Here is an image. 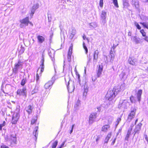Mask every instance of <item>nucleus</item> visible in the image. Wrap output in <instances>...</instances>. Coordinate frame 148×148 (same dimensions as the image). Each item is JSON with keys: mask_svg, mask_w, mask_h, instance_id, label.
I'll list each match as a JSON object with an SVG mask.
<instances>
[{"mask_svg": "<svg viewBox=\"0 0 148 148\" xmlns=\"http://www.w3.org/2000/svg\"><path fill=\"white\" fill-rule=\"evenodd\" d=\"M73 45L71 44V46L69 47L67 55V60L69 62L71 61V56L72 53Z\"/></svg>", "mask_w": 148, "mask_h": 148, "instance_id": "423d86ee", "label": "nucleus"}, {"mask_svg": "<svg viewBox=\"0 0 148 148\" xmlns=\"http://www.w3.org/2000/svg\"><path fill=\"white\" fill-rule=\"evenodd\" d=\"M106 16V12L104 11H102L101 15V20L103 22H105Z\"/></svg>", "mask_w": 148, "mask_h": 148, "instance_id": "ddd939ff", "label": "nucleus"}, {"mask_svg": "<svg viewBox=\"0 0 148 148\" xmlns=\"http://www.w3.org/2000/svg\"><path fill=\"white\" fill-rule=\"evenodd\" d=\"M120 77L123 80H125L127 77V75L124 72H122L119 75Z\"/></svg>", "mask_w": 148, "mask_h": 148, "instance_id": "4be33fe9", "label": "nucleus"}, {"mask_svg": "<svg viewBox=\"0 0 148 148\" xmlns=\"http://www.w3.org/2000/svg\"><path fill=\"white\" fill-rule=\"evenodd\" d=\"M36 118H35L33 119H32L31 121V124H34L36 121Z\"/></svg>", "mask_w": 148, "mask_h": 148, "instance_id": "49530a36", "label": "nucleus"}, {"mask_svg": "<svg viewBox=\"0 0 148 148\" xmlns=\"http://www.w3.org/2000/svg\"><path fill=\"white\" fill-rule=\"evenodd\" d=\"M92 57L91 56H90V55H89V57H88V59H89V62L90 61V60L91 59Z\"/></svg>", "mask_w": 148, "mask_h": 148, "instance_id": "680f3d73", "label": "nucleus"}, {"mask_svg": "<svg viewBox=\"0 0 148 148\" xmlns=\"http://www.w3.org/2000/svg\"><path fill=\"white\" fill-rule=\"evenodd\" d=\"M111 136V133H110L108 134L106 137L105 141H104V143H107L108 142V141L109 140V139L110 138Z\"/></svg>", "mask_w": 148, "mask_h": 148, "instance_id": "c85d7f7f", "label": "nucleus"}, {"mask_svg": "<svg viewBox=\"0 0 148 148\" xmlns=\"http://www.w3.org/2000/svg\"><path fill=\"white\" fill-rule=\"evenodd\" d=\"M132 4L136 8H138L139 6L138 0H132Z\"/></svg>", "mask_w": 148, "mask_h": 148, "instance_id": "6ab92c4d", "label": "nucleus"}, {"mask_svg": "<svg viewBox=\"0 0 148 148\" xmlns=\"http://www.w3.org/2000/svg\"><path fill=\"white\" fill-rule=\"evenodd\" d=\"M116 47V46H114V45H113V46L112 47L111 49L110 53H115V49Z\"/></svg>", "mask_w": 148, "mask_h": 148, "instance_id": "2f4dec72", "label": "nucleus"}, {"mask_svg": "<svg viewBox=\"0 0 148 148\" xmlns=\"http://www.w3.org/2000/svg\"><path fill=\"white\" fill-rule=\"evenodd\" d=\"M80 105V101L79 100H78L75 105L74 108H75L76 109H77L78 107Z\"/></svg>", "mask_w": 148, "mask_h": 148, "instance_id": "c756f323", "label": "nucleus"}, {"mask_svg": "<svg viewBox=\"0 0 148 148\" xmlns=\"http://www.w3.org/2000/svg\"><path fill=\"white\" fill-rule=\"evenodd\" d=\"M142 91L141 90H139L137 94V97L138 101H140L141 98V97L142 94Z\"/></svg>", "mask_w": 148, "mask_h": 148, "instance_id": "b1692460", "label": "nucleus"}, {"mask_svg": "<svg viewBox=\"0 0 148 148\" xmlns=\"http://www.w3.org/2000/svg\"><path fill=\"white\" fill-rule=\"evenodd\" d=\"M5 140L7 141H9L12 146L16 144V135L14 133H12L11 134L10 138H8V136H5Z\"/></svg>", "mask_w": 148, "mask_h": 148, "instance_id": "f03ea898", "label": "nucleus"}, {"mask_svg": "<svg viewBox=\"0 0 148 148\" xmlns=\"http://www.w3.org/2000/svg\"><path fill=\"white\" fill-rule=\"evenodd\" d=\"M129 105V103L126 100H120L118 106L119 108H125L127 106Z\"/></svg>", "mask_w": 148, "mask_h": 148, "instance_id": "7ed1b4c3", "label": "nucleus"}, {"mask_svg": "<svg viewBox=\"0 0 148 148\" xmlns=\"http://www.w3.org/2000/svg\"><path fill=\"white\" fill-rule=\"evenodd\" d=\"M99 137H97V138H96V142H97L98 141V140H99Z\"/></svg>", "mask_w": 148, "mask_h": 148, "instance_id": "774afa93", "label": "nucleus"}, {"mask_svg": "<svg viewBox=\"0 0 148 148\" xmlns=\"http://www.w3.org/2000/svg\"><path fill=\"white\" fill-rule=\"evenodd\" d=\"M39 79V76L38 73L36 74V79L37 80H38Z\"/></svg>", "mask_w": 148, "mask_h": 148, "instance_id": "e2e57ef3", "label": "nucleus"}, {"mask_svg": "<svg viewBox=\"0 0 148 148\" xmlns=\"http://www.w3.org/2000/svg\"><path fill=\"white\" fill-rule=\"evenodd\" d=\"M69 33L70 34L69 37L71 39H72L74 37L76 33L75 29L74 28H72L70 31Z\"/></svg>", "mask_w": 148, "mask_h": 148, "instance_id": "4468645a", "label": "nucleus"}, {"mask_svg": "<svg viewBox=\"0 0 148 148\" xmlns=\"http://www.w3.org/2000/svg\"><path fill=\"white\" fill-rule=\"evenodd\" d=\"M140 23L142 24L144 27L148 29V23Z\"/></svg>", "mask_w": 148, "mask_h": 148, "instance_id": "c9c22d12", "label": "nucleus"}, {"mask_svg": "<svg viewBox=\"0 0 148 148\" xmlns=\"http://www.w3.org/2000/svg\"><path fill=\"white\" fill-rule=\"evenodd\" d=\"M5 121H3V123L0 124V130H1L2 127L5 126Z\"/></svg>", "mask_w": 148, "mask_h": 148, "instance_id": "79ce46f5", "label": "nucleus"}, {"mask_svg": "<svg viewBox=\"0 0 148 148\" xmlns=\"http://www.w3.org/2000/svg\"><path fill=\"white\" fill-rule=\"evenodd\" d=\"M99 51L97 50L95 51L93 56V64H95L97 62L98 59Z\"/></svg>", "mask_w": 148, "mask_h": 148, "instance_id": "f8f14e48", "label": "nucleus"}, {"mask_svg": "<svg viewBox=\"0 0 148 148\" xmlns=\"http://www.w3.org/2000/svg\"><path fill=\"white\" fill-rule=\"evenodd\" d=\"M143 2L146 3L148 1V0H141Z\"/></svg>", "mask_w": 148, "mask_h": 148, "instance_id": "052dcab7", "label": "nucleus"}, {"mask_svg": "<svg viewBox=\"0 0 148 148\" xmlns=\"http://www.w3.org/2000/svg\"><path fill=\"white\" fill-rule=\"evenodd\" d=\"M140 32L142 34V35L143 36L145 37L146 36V33L145 32L143 29L141 30L140 31Z\"/></svg>", "mask_w": 148, "mask_h": 148, "instance_id": "ea45409f", "label": "nucleus"}, {"mask_svg": "<svg viewBox=\"0 0 148 148\" xmlns=\"http://www.w3.org/2000/svg\"><path fill=\"white\" fill-rule=\"evenodd\" d=\"M111 0L112 1V2L113 3L115 6L117 8H119V6L117 0Z\"/></svg>", "mask_w": 148, "mask_h": 148, "instance_id": "7c9ffc66", "label": "nucleus"}, {"mask_svg": "<svg viewBox=\"0 0 148 148\" xmlns=\"http://www.w3.org/2000/svg\"><path fill=\"white\" fill-rule=\"evenodd\" d=\"M125 84H123L121 86L114 87L112 90L108 91L106 95L109 101H112L114 98L117 94V92L124 89Z\"/></svg>", "mask_w": 148, "mask_h": 148, "instance_id": "f257e3e1", "label": "nucleus"}, {"mask_svg": "<svg viewBox=\"0 0 148 148\" xmlns=\"http://www.w3.org/2000/svg\"><path fill=\"white\" fill-rule=\"evenodd\" d=\"M97 114L96 113H92L90 114L89 118V123L91 124L93 123L95 119L97 117Z\"/></svg>", "mask_w": 148, "mask_h": 148, "instance_id": "0eeeda50", "label": "nucleus"}, {"mask_svg": "<svg viewBox=\"0 0 148 148\" xmlns=\"http://www.w3.org/2000/svg\"><path fill=\"white\" fill-rule=\"evenodd\" d=\"M116 138H115L112 141V142L111 143V145H113L115 142V141H116Z\"/></svg>", "mask_w": 148, "mask_h": 148, "instance_id": "603ef678", "label": "nucleus"}, {"mask_svg": "<svg viewBox=\"0 0 148 148\" xmlns=\"http://www.w3.org/2000/svg\"><path fill=\"white\" fill-rule=\"evenodd\" d=\"M143 39L147 42H148V36H146L143 38Z\"/></svg>", "mask_w": 148, "mask_h": 148, "instance_id": "3c124183", "label": "nucleus"}, {"mask_svg": "<svg viewBox=\"0 0 148 148\" xmlns=\"http://www.w3.org/2000/svg\"><path fill=\"white\" fill-rule=\"evenodd\" d=\"M44 55H42V59H41V61H40V63H41V65L40 66L41 67V73H42L44 71Z\"/></svg>", "mask_w": 148, "mask_h": 148, "instance_id": "2eb2a0df", "label": "nucleus"}, {"mask_svg": "<svg viewBox=\"0 0 148 148\" xmlns=\"http://www.w3.org/2000/svg\"><path fill=\"white\" fill-rule=\"evenodd\" d=\"M110 127L109 125H105L102 127V130H107L110 128Z\"/></svg>", "mask_w": 148, "mask_h": 148, "instance_id": "4c0bfd02", "label": "nucleus"}, {"mask_svg": "<svg viewBox=\"0 0 148 148\" xmlns=\"http://www.w3.org/2000/svg\"><path fill=\"white\" fill-rule=\"evenodd\" d=\"M25 109L29 114H30L32 113V108L31 106L29 105Z\"/></svg>", "mask_w": 148, "mask_h": 148, "instance_id": "5701e85b", "label": "nucleus"}, {"mask_svg": "<svg viewBox=\"0 0 148 148\" xmlns=\"http://www.w3.org/2000/svg\"><path fill=\"white\" fill-rule=\"evenodd\" d=\"M24 48H22L20 51V53H22L24 51Z\"/></svg>", "mask_w": 148, "mask_h": 148, "instance_id": "864d4df0", "label": "nucleus"}, {"mask_svg": "<svg viewBox=\"0 0 148 148\" xmlns=\"http://www.w3.org/2000/svg\"><path fill=\"white\" fill-rule=\"evenodd\" d=\"M52 84V83L51 81H49L46 83L44 87L46 89H48Z\"/></svg>", "mask_w": 148, "mask_h": 148, "instance_id": "393cba45", "label": "nucleus"}, {"mask_svg": "<svg viewBox=\"0 0 148 148\" xmlns=\"http://www.w3.org/2000/svg\"><path fill=\"white\" fill-rule=\"evenodd\" d=\"M58 141L56 140L53 144L52 148H56L58 145Z\"/></svg>", "mask_w": 148, "mask_h": 148, "instance_id": "e433bc0d", "label": "nucleus"}, {"mask_svg": "<svg viewBox=\"0 0 148 148\" xmlns=\"http://www.w3.org/2000/svg\"><path fill=\"white\" fill-rule=\"evenodd\" d=\"M121 120V118H118L115 123V125L116 126L120 123Z\"/></svg>", "mask_w": 148, "mask_h": 148, "instance_id": "f704fd0d", "label": "nucleus"}, {"mask_svg": "<svg viewBox=\"0 0 148 148\" xmlns=\"http://www.w3.org/2000/svg\"><path fill=\"white\" fill-rule=\"evenodd\" d=\"M38 90L37 89L35 88L31 92L32 94L33 95L36 93L38 92Z\"/></svg>", "mask_w": 148, "mask_h": 148, "instance_id": "de8ad7c7", "label": "nucleus"}, {"mask_svg": "<svg viewBox=\"0 0 148 148\" xmlns=\"http://www.w3.org/2000/svg\"><path fill=\"white\" fill-rule=\"evenodd\" d=\"M83 38L84 40H85L86 38V36L85 35H83Z\"/></svg>", "mask_w": 148, "mask_h": 148, "instance_id": "0e129e2a", "label": "nucleus"}, {"mask_svg": "<svg viewBox=\"0 0 148 148\" xmlns=\"http://www.w3.org/2000/svg\"><path fill=\"white\" fill-rule=\"evenodd\" d=\"M97 109L98 110V111L99 112L101 110V107L100 106L97 107Z\"/></svg>", "mask_w": 148, "mask_h": 148, "instance_id": "6e6d98bb", "label": "nucleus"}, {"mask_svg": "<svg viewBox=\"0 0 148 148\" xmlns=\"http://www.w3.org/2000/svg\"><path fill=\"white\" fill-rule=\"evenodd\" d=\"M22 62L19 60L18 61V63L15 64L14 67L13 69V72L14 73H17L18 69L19 68H21V69L22 68Z\"/></svg>", "mask_w": 148, "mask_h": 148, "instance_id": "39448f33", "label": "nucleus"}, {"mask_svg": "<svg viewBox=\"0 0 148 148\" xmlns=\"http://www.w3.org/2000/svg\"><path fill=\"white\" fill-rule=\"evenodd\" d=\"M66 142V141H64L63 142V143H62V144L60 146L62 147H63L65 143Z\"/></svg>", "mask_w": 148, "mask_h": 148, "instance_id": "4d7b16f0", "label": "nucleus"}, {"mask_svg": "<svg viewBox=\"0 0 148 148\" xmlns=\"http://www.w3.org/2000/svg\"><path fill=\"white\" fill-rule=\"evenodd\" d=\"M90 28L91 27L93 28H95L97 26V24L95 22H93L89 24Z\"/></svg>", "mask_w": 148, "mask_h": 148, "instance_id": "cd10ccee", "label": "nucleus"}, {"mask_svg": "<svg viewBox=\"0 0 148 148\" xmlns=\"http://www.w3.org/2000/svg\"><path fill=\"white\" fill-rule=\"evenodd\" d=\"M37 38L38 40V42L40 43H42L45 41V38L44 37L42 36H38Z\"/></svg>", "mask_w": 148, "mask_h": 148, "instance_id": "412c9836", "label": "nucleus"}, {"mask_svg": "<svg viewBox=\"0 0 148 148\" xmlns=\"http://www.w3.org/2000/svg\"><path fill=\"white\" fill-rule=\"evenodd\" d=\"M39 4L38 3H36L33 6L31 10V13L30 14V16L32 17L33 15L35 12V11L36 9L39 8Z\"/></svg>", "mask_w": 148, "mask_h": 148, "instance_id": "9b49d317", "label": "nucleus"}, {"mask_svg": "<svg viewBox=\"0 0 148 148\" xmlns=\"http://www.w3.org/2000/svg\"><path fill=\"white\" fill-rule=\"evenodd\" d=\"M145 140L147 141L148 142V137H147V135H145Z\"/></svg>", "mask_w": 148, "mask_h": 148, "instance_id": "5fc2aeb1", "label": "nucleus"}, {"mask_svg": "<svg viewBox=\"0 0 148 148\" xmlns=\"http://www.w3.org/2000/svg\"><path fill=\"white\" fill-rule=\"evenodd\" d=\"M128 62L130 64L133 65H135L136 61L132 57H130L128 59Z\"/></svg>", "mask_w": 148, "mask_h": 148, "instance_id": "aec40b11", "label": "nucleus"}, {"mask_svg": "<svg viewBox=\"0 0 148 148\" xmlns=\"http://www.w3.org/2000/svg\"><path fill=\"white\" fill-rule=\"evenodd\" d=\"M29 22L28 17H27L20 21V22L21 23L24 24L26 26L28 25Z\"/></svg>", "mask_w": 148, "mask_h": 148, "instance_id": "dca6fc26", "label": "nucleus"}, {"mask_svg": "<svg viewBox=\"0 0 148 148\" xmlns=\"http://www.w3.org/2000/svg\"><path fill=\"white\" fill-rule=\"evenodd\" d=\"M130 100L132 103H134L135 101L134 98L133 96H131L130 98Z\"/></svg>", "mask_w": 148, "mask_h": 148, "instance_id": "a19ab883", "label": "nucleus"}, {"mask_svg": "<svg viewBox=\"0 0 148 148\" xmlns=\"http://www.w3.org/2000/svg\"><path fill=\"white\" fill-rule=\"evenodd\" d=\"M1 148H9L8 146L3 145L1 146Z\"/></svg>", "mask_w": 148, "mask_h": 148, "instance_id": "8fccbe9b", "label": "nucleus"}, {"mask_svg": "<svg viewBox=\"0 0 148 148\" xmlns=\"http://www.w3.org/2000/svg\"><path fill=\"white\" fill-rule=\"evenodd\" d=\"M103 0H100L99 5L101 8H102L103 5Z\"/></svg>", "mask_w": 148, "mask_h": 148, "instance_id": "a18cd8bd", "label": "nucleus"}, {"mask_svg": "<svg viewBox=\"0 0 148 148\" xmlns=\"http://www.w3.org/2000/svg\"><path fill=\"white\" fill-rule=\"evenodd\" d=\"M77 77L78 79V80L80 81L79 79H80V75L79 74H78V75H77Z\"/></svg>", "mask_w": 148, "mask_h": 148, "instance_id": "69168bd1", "label": "nucleus"}, {"mask_svg": "<svg viewBox=\"0 0 148 148\" xmlns=\"http://www.w3.org/2000/svg\"><path fill=\"white\" fill-rule=\"evenodd\" d=\"M134 25L138 29H141L140 27V25H139V24L137 22H135Z\"/></svg>", "mask_w": 148, "mask_h": 148, "instance_id": "37998d69", "label": "nucleus"}, {"mask_svg": "<svg viewBox=\"0 0 148 148\" xmlns=\"http://www.w3.org/2000/svg\"><path fill=\"white\" fill-rule=\"evenodd\" d=\"M68 91L69 92L71 93L74 90L75 86L74 84L72 82L71 84H70L69 82H68V85L67 86Z\"/></svg>", "mask_w": 148, "mask_h": 148, "instance_id": "9d476101", "label": "nucleus"}, {"mask_svg": "<svg viewBox=\"0 0 148 148\" xmlns=\"http://www.w3.org/2000/svg\"><path fill=\"white\" fill-rule=\"evenodd\" d=\"M136 112V109L135 108H133L132 109L129 113L128 116V120L130 121L134 117Z\"/></svg>", "mask_w": 148, "mask_h": 148, "instance_id": "20e7f679", "label": "nucleus"}, {"mask_svg": "<svg viewBox=\"0 0 148 148\" xmlns=\"http://www.w3.org/2000/svg\"><path fill=\"white\" fill-rule=\"evenodd\" d=\"M142 124L141 123H139L138 124V125L137 127V128L138 129H140L141 128V127Z\"/></svg>", "mask_w": 148, "mask_h": 148, "instance_id": "09e8293b", "label": "nucleus"}, {"mask_svg": "<svg viewBox=\"0 0 148 148\" xmlns=\"http://www.w3.org/2000/svg\"><path fill=\"white\" fill-rule=\"evenodd\" d=\"M87 95V93L85 92H84L83 94V96H84L86 97V96Z\"/></svg>", "mask_w": 148, "mask_h": 148, "instance_id": "13d9d810", "label": "nucleus"}, {"mask_svg": "<svg viewBox=\"0 0 148 148\" xmlns=\"http://www.w3.org/2000/svg\"><path fill=\"white\" fill-rule=\"evenodd\" d=\"M131 40L133 42H135L136 44H138L140 43V38L136 36L132 37L131 38Z\"/></svg>", "mask_w": 148, "mask_h": 148, "instance_id": "f3484780", "label": "nucleus"}, {"mask_svg": "<svg viewBox=\"0 0 148 148\" xmlns=\"http://www.w3.org/2000/svg\"><path fill=\"white\" fill-rule=\"evenodd\" d=\"M23 24H22L21 23V24L20 25V27L21 28H22L23 27Z\"/></svg>", "mask_w": 148, "mask_h": 148, "instance_id": "338daca9", "label": "nucleus"}, {"mask_svg": "<svg viewBox=\"0 0 148 148\" xmlns=\"http://www.w3.org/2000/svg\"><path fill=\"white\" fill-rule=\"evenodd\" d=\"M17 93L20 95L26 96L27 93L26 89L24 88L22 89L18 90L17 91Z\"/></svg>", "mask_w": 148, "mask_h": 148, "instance_id": "6e6552de", "label": "nucleus"}, {"mask_svg": "<svg viewBox=\"0 0 148 148\" xmlns=\"http://www.w3.org/2000/svg\"><path fill=\"white\" fill-rule=\"evenodd\" d=\"M88 89H87V88H85V89H84V92L87 93V92H88Z\"/></svg>", "mask_w": 148, "mask_h": 148, "instance_id": "bf43d9fd", "label": "nucleus"}, {"mask_svg": "<svg viewBox=\"0 0 148 148\" xmlns=\"http://www.w3.org/2000/svg\"><path fill=\"white\" fill-rule=\"evenodd\" d=\"M26 82V80L25 79H23L22 81L21 85L22 86L24 85Z\"/></svg>", "mask_w": 148, "mask_h": 148, "instance_id": "c03bdc74", "label": "nucleus"}, {"mask_svg": "<svg viewBox=\"0 0 148 148\" xmlns=\"http://www.w3.org/2000/svg\"><path fill=\"white\" fill-rule=\"evenodd\" d=\"M103 71V67L102 66L99 65V69L97 73V76L99 77L101 74V72Z\"/></svg>", "mask_w": 148, "mask_h": 148, "instance_id": "a878e982", "label": "nucleus"}, {"mask_svg": "<svg viewBox=\"0 0 148 148\" xmlns=\"http://www.w3.org/2000/svg\"><path fill=\"white\" fill-rule=\"evenodd\" d=\"M115 53H110V55L109 57L110 58V61L112 62L114 60L115 58Z\"/></svg>", "mask_w": 148, "mask_h": 148, "instance_id": "bb28decb", "label": "nucleus"}, {"mask_svg": "<svg viewBox=\"0 0 148 148\" xmlns=\"http://www.w3.org/2000/svg\"><path fill=\"white\" fill-rule=\"evenodd\" d=\"M33 134L35 136V139L36 140L37 138L38 135V132L37 130H34L33 132Z\"/></svg>", "mask_w": 148, "mask_h": 148, "instance_id": "473e14b6", "label": "nucleus"}, {"mask_svg": "<svg viewBox=\"0 0 148 148\" xmlns=\"http://www.w3.org/2000/svg\"><path fill=\"white\" fill-rule=\"evenodd\" d=\"M124 5L125 7H128L129 5V4L128 1L127 0H125V1H124Z\"/></svg>", "mask_w": 148, "mask_h": 148, "instance_id": "72a5a7b5", "label": "nucleus"}, {"mask_svg": "<svg viewBox=\"0 0 148 148\" xmlns=\"http://www.w3.org/2000/svg\"><path fill=\"white\" fill-rule=\"evenodd\" d=\"M83 47L84 49H85V53L86 54H87L88 52V50L87 48V47L85 45V43L84 42H83Z\"/></svg>", "mask_w": 148, "mask_h": 148, "instance_id": "58836bf2", "label": "nucleus"}, {"mask_svg": "<svg viewBox=\"0 0 148 148\" xmlns=\"http://www.w3.org/2000/svg\"><path fill=\"white\" fill-rule=\"evenodd\" d=\"M133 131H134V130H128L125 138V139L126 140H128L130 136L134 134V132Z\"/></svg>", "mask_w": 148, "mask_h": 148, "instance_id": "a211bd4d", "label": "nucleus"}, {"mask_svg": "<svg viewBox=\"0 0 148 148\" xmlns=\"http://www.w3.org/2000/svg\"><path fill=\"white\" fill-rule=\"evenodd\" d=\"M19 117V115L18 113H16L14 114L12 117V123L13 124H16Z\"/></svg>", "mask_w": 148, "mask_h": 148, "instance_id": "1a4fd4ad", "label": "nucleus"}]
</instances>
